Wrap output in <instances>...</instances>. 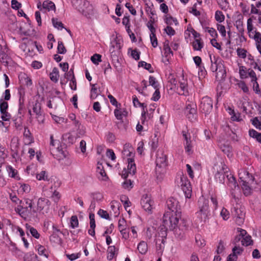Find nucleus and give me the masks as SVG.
<instances>
[{"label": "nucleus", "mask_w": 261, "mask_h": 261, "mask_svg": "<svg viewBox=\"0 0 261 261\" xmlns=\"http://www.w3.org/2000/svg\"><path fill=\"white\" fill-rule=\"evenodd\" d=\"M72 4L79 12L87 17H90L93 14V6L86 0H73Z\"/></svg>", "instance_id": "7ed1b4c3"}, {"label": "nucleus", "mask_w": 261, "mask_h": 261, "mask_svg": "<svg viewBox=\"0 0 261 261\" xmlns=\"http://www.w3.org/2000/svg\"><path fill=\"white\" fill-rule=\"evenodd\" d=\"M200 108L201 112L205 114L209 113L213 108V101L209 97L205 96L202 98Z\"/></svg>", "instance_id": "9b49d317"}, {"label": "nucleus", "mask_w": 261, "mask_h": 261, "mask_svg": "<svg viewBox=\"0 0 261 261\" xmlns=\"http://www.w3.org/2000/svg\"><path fill=\"white\" fill-rule=\"evenodd\" d=\"M50 204V202L47 199L39 198L37 201V207L33 208V214L40 212L43 210H48Z\"/></svg>", "instance_id": "1a4fd4ad"}, {"label": "nucleus", "mask_w": 261, "mask_h": 261, "mask_svg": "<svg viewBox=\"0 0 261 261\" xmlns=\"http://www.w3.org/2000/svg\"><path fill=\"white\" fill-rule=\"evenodd\" d=\"M22 202H23L25 204L24 206H27L28 208H30V210H29V211L30 212V214H33L32 210H33V208L34 207L33 206V200L27 198V199H25L24 200V201H23Z\"/></svg>", "instance_id": "a19ab883"}, {"label": "nucleus", "mask_w": 261, "mask_h": 261, "mask_svg": "<svg viewBox=\"0 0 261 261\" xmlns=\"http://www.w3.org/2000/svg\"><path fill=\"white\" fill-rule=\"evenodd\" d=\"M149 85L152 86L154 89L159 88L158 83L153 76H149Z\"/></svg>", "instance_id": "4d7b16f0"}, {"label": "nucleus", "mask_w": 261, "mask_h": 261, "mask_svg": "<svg viewBox=\"0 0 261 261\" xmlns=\"http://www.w3.org/2000/svg\"><path fill=\"white\" fill-rule=\"evenodd\" d=\"M205 31H207L213 38H217L218 36L217 33L213 28L205 27Z\"/></svg>", "instance_id": "5fc2aeb1"}, {"label": "nucleus", "mask_w": 261, "mask_h": 261, "mask_svg": "<svg viewBox=\"0 0 261 261\" xmlns=\"http://www.w3.org/2000/svg\"><path fill=\"white\" fill-rule=\"evenodd\" d=\"M33 111L34 113H35L36 116H38L39 114H42L41 110V106L39 103L36 102L34 105L33 108Z\"/></svg>", "instance_id": "09e8293b"}, {"label": "nucleus", "mask_w": 261, "mask_h": 261, "mask_svg": "<svg viewBox=\"0 0 261 261\" xmlns=\"http://www.w3.org/2000/svg\"><path fill=\"white\" fill-rule=\"evenodd\" d=\"M121 48V43L119 42L118 40L114 39L111 42L109 50L111 54L115 55L116 52H119Z\"/></svg>", "instance_id": "a211bd4d"}, {"label": "nucleus", "mask_w": 261, "mask_h": 261, "mask_svg": "<svg viewBox=\"0 0 261 261\" xmlns=\"http://www.w3.org/2000/svg\"><path fill=\"white\" fill-rule=\"evenodd\" d=\"M153 201L149 196L147 194L144 195L141 200V204L142 207L146 211H151L152 207Z\"/></svg>", "instance_id": "4468645a"}, {"label": "nucleus", "mask_w": 261, "mask_h": 261, "mask_svg": "<svg viewBox=\"0 0 261 261\" xmlns=\"http://www.w3.org/2000/svg\"><path fill=\"white\" fill-rule=\"evenodd\" d=\"M137 249L141 254H145L148 249L147 243L144 241L140 242L138 245Z\"/></svg>", "instance_id": "cd10ccee"}, {"label": "nucleus", "mask_w": 261, "mask_h": 261, "mask_svg": "<svg viewBox=\"0 0 261 261\" xmlns=\"http://www.w3.org/2000/svg\"><path fill=\"white\" fill-rule=\"evenodd\" d=\"M199 211L196 213L198 220L200 222H204L208 219L210 211L207 200L202 198L199 200Z\"/></svg>", "instance_id": "423d86ee"}, {"label": "nucleus", "mask_w": 261, "mask_h": 261, "mask_svg": "<svg viewBox=\"0 0 261 261\" xmlns=\"http://www.w3.org/2000/svg\"><path fill=\"white\" fill-rule=\"evenodd\" d=\"M232 214L236 223L238 225L244 223L245 219L244 208L240 205H237L232 211Z\"/></svg>", "instance_id": "0eeeda50"}, {"label": "nucleus", "mask_w": 261, "mask_h": 261, "mask_svg": "<svg viewBox=\"0 0 261 261\" xmlns=\"http://www.w3.org/2000/svg\"><path fill=\"white\" fill-rule=\"evenodd\" d=\"M28 230L34 238L36 239L39 238L40 234L35 228L29 226V227H28Z\"/></svg>", "instance_id": "13d9d810"}, {"label": "nucleus", "mask_w": 261, "mask_h": 261, "mask_svg": "<svg viewBox=\"0 0 261 261\" xmlns=\"http://www.w3.org/2000/svg\"><path fill=\"white\" fill-rule=\"evenodd\" d=\"M180 186L186 198H190L192 195V187L186 176L180 177Z\"/></svg>", "instance_id": "9d476101"}, {"label": "nucleus", "mask_w": 261, "mask_h": 261, "mask_svg": "<svg viewBox=\"0 0 261 261\" xmlns=\"http://www.w3.org/2000/svg\"><path fill=\"white\" fill-rule=\"evenodd\" d=\"M11 149L12 151L15 154H17L18 147H19V143L17 139H13L11 141Z\"/></svg>", "instance_id": "f704fd0d"}, {"label": "nucleus", "mask_w": 261, "mask_h": 261, "mask_svg": "<svg viewBox=\"0 0 261 261\" xmlns=\"http://www.w3.org/2000/svg\"><path fill=\"white\" fill-rule=\"evenodd\" d=\"M215 17L216 20L219 22L223 21L225 19V17L223 14V13L221 11L218 10L215 12Z\"/></svg>", "instance_id": "c03bdc74"}, {"label": "nucleus", "mask_w": 261, "mask_h": 261, "mask_svg": "<svg viewBox=\"0 0 261 261\" xmlns=\"http://www.w3.org/2000/svg\"><path fill=\"white\" fill-rule=\"evenodd\" d=\"M57 49L58 53L60 54H64L67 51L64 44L62 41H58Z\"/></svg>", "instance_id": "3c124183"}, {"label": "nucleus", "mask_w": 261, "mask_h": 261, "mask_svg": "<svg viewBox=\"0 0 261 261\" xmlns=\"http://www.w3.org/2000/svg\"><path fill=\"white\" fill-rule=\"evenodd\" d=\"M50 197L55 202L57 203L61 198V195L59 192L55 190Z\"/></svg>", "instance_id": "6e6d98bb"}, {"label": "nucleus", "mask_w": 261, "mask_h": 261, "mask_svg": "<svg viewBox=\"0 0 261 261\" xmlns=\"http://www.w3.org/2000/svg\"><path fill=\"white\" fill-rule=\"evenodd\" d=\"M211 61V69L213 72H216V77L218 80L224 79L226 75V70L223 64V61L219 57L210 56Z\"/></svg>", "instance_id": "f03ea898"}, {"label": "nucleus", "mask_w": 261, "mask_h": 261, "mask_svg": "<svg viewBox=\"0 0 261 261\" xmlns=\"http://www.w3.org/2000/svg\"><path fill=\"white\" fill-rule=\"evenodd\" d=\"M226 178L228 180V185L232 189H239V186L236 181V179L233 175H232L229 171L226 174Z\"/></svg>", "instance_id": "aec40b11"}, {"label": "nucleus", "mask_w": 261, "mask_h": 261, "mask_svg": "<svg viewBox=\"0 0 261 261\" xmlns=\"http://www.w3.org/2000/svg\"><path fill=\"white\" fill-rule=\"evenodd\" d=\"M116 249L114 246H111L108 247V256L107 258L109 260H112L116 255Z\"/></svg>", "instance_id": "2f4dec72"}, {"label": "nucleus", "mask_w": 261, "mask_h": 261, "mask_svg": "<svg viewBox=\"0 0 261 261\" xmlns=\"http://www.w3.org/2000/svg\"><path fill=\"white\" fill-rule=\"evenodd\" d=\"M7 170L9 173V176L15 178L16 179L19 178L18 176H17V171L14 169L12 166H8L7 167Z\"/></svg>", "instance_id": "4c0bfd02"}, {"label": "nucleus", "mask_w": 261, "mask_h": 261, "mask_svg": "<svg viewBox=\"0 0 261 261\" xmlns=\"http://www.w3.org/2000/svg\"><path fill=\"white\" fill-rule=\"evenodd\" d=\"M120 206V203L116 200H113L111 203V207L116 216L119 215V209Z\"/></svg>", "instance_id": "473e14b6"}, {"label": "nucleus", "mask_w": 261, "mask_h": 261, "mask_svg": "<svg viewBox=\"0 0 261 261\" xmlns=\"http://www.w3.org/2000/svg\"><path fill=\"white\" fill-rule=\"evenodd\" d=\"M178 204V201L173 198H170L167 201V206L171 211V213H177Z\"/></svg>", "instance_id": "6ab92c4d"}, {"label": "nucleus", "mask_w": 261, "mask_h": 261, "mask_svg": "<svg viewBox=\"0 0 261 261\" xmlns=\"http://www.w3.org/2000/svg\"><path fill=\"white\" fill-rule=\"evenodd\" d=\"M247 75H248V77H250L251 78V82H255V81H257V77L256 73L255 72L251 69H249L248 70Z\"/></svg>", "instance_id": "052dcab7"}, {"label": "nucleus", "mask_w": 261, "mask_h": 261, "mask_svg": "<svg viewBox=\"0 0 261 261\" xmlns=\"http://www.w3.org/2000/svg\"><path fill=\"white\" fill-rule=\"evenodd\" d=\"M123 159L132 158H134L135 153L133 152V148L129 144H125L124 146L122 152Z\"/></svg>", "instance_id": "f3484780"}, {"label": "nucleus", "mask_w": 261, "mask_h": 261, "mask_svg": "<svg viewBox=\"0 0 261 261\" xmlns=\"http://www.w3.org/2000/svg\"><path fill=\"white\" fill-rule=\"evenodd\" d=\"M185 113L190 121H195L197 117L196 105L194 103L187 104Z\"/></svg>", "instance_id": "6e6552de"}, {"label": "nucleus", "mask_w": 261, "mask_h": 261, "mask_svg": "<svg viewBox=\"0 0 261 261\" xmlns=\"http://www.w3.org/2000/svg\"><path fill=\"white\" fill-rule=\"evenodd\" d=\"M139 67H143L145 69L149 70L150 72H153V70H150V69L152 68L150 64L147 63L144 61H141L139 63Z\"/></svg>", "instance_id": "680f3d73"}, {"label": "nucleus", "mask_w": 261, "mask_h": 261, "mask_svg": "<svg viewBox=\"0 0 261 261\" xmlns=\"http://www.w3.org/2000/svg\"><path fill=\"white\" fill-rule=\"evenodd\" d=\"M179 218L180 215L177 213H167L164 215L163 225L160 230L162 237L166 236L167 230H170L174 231L176 237L183 238L186 225L183 220L179 223Z\"/></svg>", "instance_id": "f257e3e1"}, {"label": "nucleus", "mask_w": 261, "mask_h": 261, "mask_svg": "<svg viewBox=\"0 0 261 261\" xmlns=\"http://www.w3.org/2000/svg\"><path fill=\"white\" fill-rule=\"evenodd\" d=\"M49 75L50 80L53 82L57 83L58 81L59 77V73L58 68L56 67L54 68Z\"/></svg>", "instance_id": "c85d7f7f"}, {"label": "nucleus", "mask_w": 261, "mask_h": 261, "mask_svg": "<svg viewBox=\"0 0 261 261\" xmlns=\"http://www.w3.org/2000/svg\"><path fill=\"white\" fill-rule=\"evenodd\" d=\"M228 113L231 116V119L232 120L237 121H240L242 120V119L240 118V113H236L233 110L231 109L230 108H228Z\"/></svg>", "instance_id": "7c9ffc66"}, {"label": "nucleus", "mask_w": 261, "mask_h": 261, "mask_svg": "<svg viewBox=\"0 0 261 261\" xmlns=\"http://www.w3.org/2000/svg\"><path fill=\"white\" fill-rule=\"evenodd\" d=\"M127 170L128 173L134 175L136 173V167L134 158H129L127 159Z\"/></svg>", "instance_id": "4be33fe9"}, {"label": "nucleus", "mask_w": 261, "mask_h": 261, "mask_svg": "<svg viewBox=\"0 0 261 261\" xmlns=\"http://www.w3.org/2000/svg\"><path fill=\"white\" fill-rule=\"evenodd\" d=\"M77 130V136L79 137L83 136L86 133L85 127L83 125L79 126L78 127L76 128Z\"/></svg>", "instance_id": "bf43d9fd"}, {"label": "nucleus", "mask_w": 261, "mask_h": 261, "mask_svg": "<svg viewBox=\"0 0 261 261\" xmlns=\"http://www.w3.org/2000/svg\"><path fill=\"white\" fill-rule=\"evenodd\" d=\"M30 47H31L32 51H33L35 48H36L40 53L43 51V48L42 46L40 45H38L36 42L30 41Z\"/></svg>", "instance_id": "a18cd8bd"}, {"label": "nucleus", "mask_w": 261, "mask_h": 261, "mask_svg": "<svg viewBox=\"0 0 261 261\" xmlns=\"http://www.w3.org/2000/svg\"><path fill=\"white\" fill-rule=\"evenodd\" d=\"M94 217L95 216L94 214L90 213L89 214L90 228L88 230V233L92 236H95V228L96 227V225Z\"/></svg>", "instance_id": "412c9836"}, {"label": "nucleus", "mask_w": 261, "mask_h": 261, "mask_svg": "<svg viewBox=\"0 0 261 261\" xmlns=\"http://www.w3.org/2000/svg\"><path fill=\"white\" fill-rule=\"evenodd\" d=\"M229 169L227 166L223 165L220 170L218 171L215 174V179L220 183H224L225 181V177L228 174Z\"/></svg>", "instance_id": "ddd939ff"}, {"label": "nucleus", "mask_w": 261, "mask_h": 261, "mask_svg": "<svg viewBox=\"0 0 261 261\" xmlns=\"http://www.w3.org/2000/svg\"><path fill=\"white\" fill-rule=\"evenodd\" d=\"M252 242L253 241L251 240V237L250 236L243 237L241 240L242 244L246 246L252 244Z\"/></svg>", "instance_id": "ea45409f"}, {"label": "nucleus", "mask_w": 261, "mask_h": 261, "mask_svg": "<svg viewBox=\"0 0 261 261\" xmlns=\"http://www.w3.org/2000/svg\"><path fill=\"white\" fill-rule=\"evenodd\" d=\"M247 33L249 38L254 40L256 48L261 55V33L254 28L251 18L247 20Z\"/></svg>", "instance_id": "20e7f679"}, {"label": "nucleus", "mask_w": 261, "mask_h": 261, "mask_svg": "<svg viewBox=\"0 0 261 261\" xmlns=\"http://www.w3.org/2000/svg\"><path fill=\"white\" fill-rule=\"evenodd\" d=\"M52 22L54 27L58 29H62L64 28L63 24L61 21L58 20L57 18H52Z\"/></svg>", "instance_id": "79ce46f5"}, {"label": "nucleus", "mask_w": 261, "mask_h": 261, "mask_svg": "<svg viewBox=\"0 0 261 261\" xmlns=\"http://www.w3.org/2000/svg\"><path fill=\"white\" fill-rule=\"evenodd\" d=\"M251 13L261 15V0L257 2L255 5H251Z\"/></svg>", "instance_id": "b1692460"}, {"label": "nucleus", "mask_w": 261, "mask_h": 261, "mask_svg": "<svg viewBox=\"0 0 261 261\" xmlns=\"http://www.w3.org/2000/svg\"><path fill=\"white\" fill-rule=\"evenodd\" d=\"M238 87L241 88L244 92L248 93L249 92V89L244 82L241 81L238 84Z\"/></svg>", "instance_id": "774afa93"}, {"label": "nucleus", "mask_w": 261, "mask_h": 261, "mask_svg": "<svg viewBox=\"0 0 261 261\" xmlns=\"http://www.w3.org/2000/svg\"><path fill=\"white\" fill-rule=\"evenodd\" d=\"M248 70H246V68L244 66H240L239 68V73L241 79H246L248 77L247 75Z\"/></svg>", "instance_id": "de8ad7c7"}, {"label": "nucleus", "mask_w": 261, "mask_h": 261, "mask_svg": "<svg viewBox=\"0 0 261 261\" xmlns=\"http://www.w3.org/2000/svg\"><path fill=\"white\" fill-rule=\"evenodd\" d=\"M38 253L40 255L44 256L45 258H47L49 256V251L45 247L41 245L37 246Z\"/></svg>", "instance_id": "bb28decb"}, {"label": "nucleus", "mask_w": 261, "mask_h": 261, "mask_svg": "<svg viewBox=\"0 0 261 261\" xmlns=\"http://www.w3.org/2000/svg\"><path fill=\"white\" fill-rule=\"evenodd\" d=\"M42 8L43 9H45L48 11L54 10L55 11L56 10V6L55 4L49 0L45 1L42 3Z\"/></svg>", "instance_id": "5701e85b"}, {"label": "nucleus", "mask_w": 261, "mask_h": 261, "mask_svg": "<svg viewBox=\"0 0 261 261\" xmlns=\"http://www.w3.org/2000/svg\"><path fill=\"white\" fill-rule=\"evenodd\" d=\"M79 226V220L76 216H72L70 218V226L72 228L77 227Z\"/></svg>", "instance_id": "37998d69"}, {"label": "nucleus", "mask_w": 261, "mask_h": 261, "mask_svg": "<svg viewBox=\"0 0 261 261\" xmlns=\"http://www.w3.org/2000/svg\"><path fill=\"white\" fill-rule=\"evenodd\" d=\"M166 23H167V24H168V25L170 26H171V25H173L174 24H175V25H177L178 24L177 19L171 16L166 18Z\"/></svg>", "instance_id": "49530a36"}, {"label": "nucleus", "mask_w": 261, "mask_h": 261, "mask_svg": "<svg viewBox=\"0 0 261 261\" xmlns=\"http://www.w3.org/2000/svg\"><path fill=\"white\" fill-rule=\"evenodd\" d=\"M250 184L242 182V188L244 194L246 196L250 195L252 192V189L249 186Z\"/></svg>", "instance_id": "c756f323"}, {"label": "nucleus", "mask_w": 261, "mask_h": 261, "mask_svg": "<svg viewBox=\"0 0 261 261\" xmlns=\"http://www.w3.org/2000/svg\"><path fill=\"white\" fill-rule=\"evenodd\" d=\"M250 137L255 138L261 143V133H258L254 129H251L249 132Z\"/></svg>", "instance_id": "e433bc0d"}, {"label": "nucleus", "mask_w": 261, "mask_h": 261, "mask_svg": "<svg viewBox=\"0 0 261 261\" xmlns=\"http://www.w3.org/2000/svg\"><path fill=\"white\" fill-rule=\"evenodd\" d=\"M98 214L99 215V216L100 217H101L102 218L108 219V220H109L110 219V217H109V215L108 213V212L103 210H101V209L99 210L98 212Z\"/></svg>", "instance_id": "69168bd1"}, {"label": "nucleus", "mask_w": 261, "mask_h": 261, "mask_svg": "<svg viewBox=\"0 0 261 261\" xmlns=\"http://www.w3.org/2000/svg\"><path fill=\"white\" fill-rule=\"evenodd\" d=\"M20 203L22 204V205H20L16 207L15 208V212L22 217L28 216L30 214V212L28 210V207L24 206L25 204L21 200L20 201Z\"/></svg>", "instance_id": "dca6fc26"}, {"label": "nucleus", "mask_w": 261, "mask_h": 261, "mask_svg": "<svg viewBox=\"0 0 261 261\" xmlns=\"http://www.w3.org/2000/svg\"><path fill=\"white\" fill-rule=\"evenodd\" d=\"M118 228L119 231L126 229V222L124 218L120 219L118 221Z\"/></svg>", "instance_id": "864d4df0"}, {"label": "nucleus", "mask_w": 261, "mask_h": 261, "mask_svg": "<svg viewBox=\"0 0 261 261\" xmlns=\"http://www.w3.org/2000/svg\"><path fill=\"white\" fill-rule=\"evenodd\" d=\"M194 50L200 51L203 47V42L201 39L194 40L192 43Z\"/></svg>", "instance_id": "393cba45"}, {"label": "nucleus", "mask_w": 261, "mask_h": 261, "mask_svg": "<svg viewBox=\"0 0 261 261\" xmlns=\"http://www.w3.org/2000/svg\"><path fill=\"white\" fill-rule=\"evenodd\" d=\"M154 20H150L147 24V27L149 28L150 31L151 32V34H152V36H154V33H155V29L153 26Z\"/></svg>", "instance_id": "338daca9"}, {"label": "nucleus", "mask_w": 261, "mask_h": 261, "mask_svg": "<svg viewBox=\"0 0 261 261\" xmlns=\"http://www.w3.org/2000/svg\"><path fill=\"white\" fill-rule=\"evenodd\" d=\"M220 215L224 220H226L229 218V213L228 210L225 208L222 209Z\"/></svg>", "instance_id": "e2e57ef3"}, {"label": "nucleus", "mask_w": 261, "mask_h": 261, "mask_svg": "<svg viewBox=\"0 0 261 261\" xmlns=\"http://www.w3.org/2000/svg\"><path fill=\"white\" fill-rule=\"evenodd\" d=\"M91 60L95 64H98V62L101 61V56L95 54L91 57Z\"/></svg>", "instance_id": "0e129e2a"}, {"label": "nucleus", "mask_w": 261, "mask_h": 261, "mask_svg": "<svg viewBox=\"0 0 261 261\" xmlns=\"http://www.w3.org/2000/svg\"><path fill=\"white\" fill-rule=\"evenodd\" d=\"M36 177L38 180H49L47 173L45 171H41L40 173H37Z\"/></svg>", "instance_id": "72a5a7b5"}, {"label": "nucleus", "mask_w": 261, "mask_h": 261, "mask_svg": "<svg viewBox=\"0 0 261 261\" xmlns=\"http://www.w3.org/2000/svg\"><path fill=\"white\" fill-rule=\"evenodd\" d=\"M234 25L236 27L239 33L242 35L244 32L243 21L241 19L237 20L235 22Z\"/></svg>", "instance_id": "58836bf2"}, {"label": "nucleus", "mask_w": 261, "mask_h": 261, "mask_svg": "<svg viewBox=\"0 0 261 261\" xmlns=\"http://www.w3.org/2000/svg\"><path fill=\"white\" fill-rule=\"evenodd\" d=\"M91 86L92 88L90 91V98L93 100L100 94V90L96 87V84H91Z\"/></svg>", "instance_id": "a878e982"}, {"label": "nucleus", "mask_w": 261, "mask_h": 261, "mask_svg": "<svg viewBox=\"0 0 261 261\" xmlns=\"http://www.w3.org/2000/svg\"><path fill=\"white\" fill-rule=\"evenodd\" d=\"M239 178L241 182L251 184L254 180V177L248 171L242 170L239 173Z\"/></svg>", "instance_id": "2eb2a0df"}, {"label": "nucleus", "mask_w": 261, "mask_h": 261, "mask_svg": "<svg viewBox=\"0 0 261 261\" xmlns=\"http://www.w3.org/2000/svg\"><path fill=\"white\" fill-rule=\"evenodd\" d=\"M37 256L33 252H28L24 254L23 257L24 261H32Z\"/></svg>", "instance_id": "603ef678"}, {"label": "nucleus", "mask_w": 261, "mask_h": 261, "mask_svg": "<svg viewBox=\"0 0 261 261\" xmlns=\"http://www.w3.org/2000/svg\"><path fill=\"white\" fill-rule=\"evenodd\" d=\"M247 50L244 48H238L237 49V55L241 58L244 59L247 57Z\"/></svg>", "instance_id": "8fccbe9b"}, {"label": "nucleus", "mask_w": 261, "mask_h": 261, "mask_svg": "<svg viewBox=\"0 0 261 261\" xmlns=\"http://www.w3.org/2000/svg\"><path fill=\"white\" fill-rule=\"evenodd\" d=\"M177 91L180 95H187L188 94V82L184 79V76L179 81L178 85L177 87Z\"/></svg>", "instance_id": "f8f14e48"}, {"label": "nucleus", "mask_w": 261, "mask_h": 261, "mask_svg": "<svg viewBox=\"0 0 261 261\" xmlns=\"http://www.w3.org/2000/svg\"><path fill=\"white\" fill-rule=\"evenodd\" d=\"M155 163V172L158 177L159 175H162L165 173L166 167L167 165V156L162 151H158Z\"/></svg>", "instance_id": "39448f33"}, {"label": "nucleus", "mask_w": 261, "mask_h": 261, "mask_svg": "<svg viewBox=\"0 0 261 261\" xmlns=\"http://www.w3.org/2000/svg\"><path fill=\"white\" fill-rule=\"evenodd\" d=\"M164 50L165 51L166 56H169L170 54L171 56H173V53L169 45V41L168 40H166L164 43Z\"/></svg>", "instance_id": "c9c22d12"}]
</instances>
